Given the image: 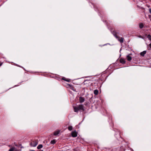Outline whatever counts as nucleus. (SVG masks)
<instances>
[{"instance_id":"obj_1","label":"nucleus","mask_w":151,"mask_h":151,"mask_svg":"<svg viewBox=\"0 0 151 151\" xmlns=\"http://www.w3.org/2000/svg\"><path fill=\"white\" fill-rule=\"evenodd\" d=\"M74 111L77 112L79 110L82 111H84V106L82 104L79 105L78 106L74 107Z\"/></svg>"},{"instance_id":"obj_2","label":"nucleus","mask_w":151,"mask_h":151,"mask_svg":"<svg viewBox=\"0 0 151 151\" xmlns=\"http://www.w3.org/2000/svg\"><path fill=\"white\" fill-rule=\"evenodd\" d=\"M117 33L115 31H114L113 32V34L114 36L116 37V38L117 39L118 41L120 42L121 43H122L124 42V39L123 37L120 38L119 37H118L117 35Z\"/></svg>"},{"instance_id":"obj_3","label":"nucleus","mask_w":151,"mask_h":151,"mask_svg":"<svg viewBox=\"0 0 151 151\" xmlns=\"http://www.w3.org/2000/svg\"><path fill=\"white\" fill-rule=\"evenodd\" d=\"M38 144V141L37 140H35L32 141L30 143V145L32 147H36Z\"/></svg>"},{"instance_id":"obj_4","label":"nucleus","mask_w":151,"mask_h":151,"mask_svg":"<svg viewBox=\"0 0 151 151\" xmlns=\"http://www.w3.org/2000/svg\"><path fill=\"white\" fill-rule=\"evenodd\" d=\"M71 135L73 137H76L77 136V133L76 131L72 132Z\"/></svg>"},{"instance_id":"obj_5","label":"nucleus","mask_w":151,"mask_h":151,"mask_svg":"<svg viewBox=\"0 0 151 151\" xmlns=\"http://www.w3.org/2000/svg\"><path fill=\"white\" fill-rule=\"evenodd\" d=\"M131 55H132V54H129L127 55V60L128 61H130L132 59V57L130 56Z\"/></svg>"},{"instance_id":"obj_6","label":"nucleus","mask_w":151,"mask_h":151,"mask_svg":"<svg viewBox=\"0 0 151 151\" xmlns=\"http://www.w3.org/2000/svg\"><path fill=\"white\" fill-rule=\"evenodd\" d=\"M119 61L120 63L122 64H125L126 63V61L124 59L121 58L120 59Z\"/></svg>"},{"instance_id":"obj_7","label":"nucleus","mask_w":151,"mask_h":151,"mask_svg":"<svg viewBox=\"0 0 151 151\" xmlns=\"http://www.w3.org/2000/svg\"><path fill=\"white\" fill-rule=\"evenodd\" d=\"M79 100L80 103H82L84 102L85 101L84 99L82 97H79Z\"/></svg>"},{"instance_id":"obj_8","label":"nucleus","mask_w":151,"mask_h":151,"mask_svg":"<svg viewBox=\"0 0 151 151\" xmlns=\"http://www.w3.org/2000/svg\"><path fill=\"white\" fill-rule=\"evenodd\" d=\"M69 88H70V89H71V90L73 91H76V89L74 88L72 86V85H70L69 84Z\"/></svg>"},{"instance_id":"obj_9","label":"nucleus","mask_w":151,"mask_h":151,"mask_svg":"<svg viewBox=\"0 0 151 151\" xmlns=\"http://www.w3.org/2000/svg\"><path fill=\"white\" fill-rule=\"evenodd\" d=\"M146 53V51H144L142 52H141L140 53V55L142 56H144V55Z\"/></svg>"},{"instance_id":"obj_10","label":"nucleus","mask_w":151,"mask_h":151,"mask_svg":"<svg viewBox=\"0 0 151 151\" xmlns=\"http://www.w3.org/2000/svg\"><path fill=\"white\" fill-rule=\"evenodd\" d=\"M62 79L68 82H69L70 81V80L68 79H66L65 77H63L62 78Z\"/></svg>"},{"instance_id":"obj_11","label":"nucleus","mask_w":151,"mask_h":151,"mask_svg":"<svg viewBox=\"0 0 151 151\" xmlns=\"http://www.w3.org/2000/svg\"><path fill=\"white\" fill-rule=\"evenodd\" d=\"M60 132V131L58 130L57 131H56L54 133V135H57Z\"/></svg>"},{"instance_id":"obj_12","label":"nucleus","mask_w":151,"mask_h":151,"mask_svg":"<svg viewBox=\"0 0 151 151\" xmlns=\"http://www.w3.org/2000/svg\"><path fill=\"white\" fill-rule=\"evenodd\" d=\"M43 147V145L42 144L39 145L37 147V148L38 149H40Z\"/></svg>"},{"instance_id":"obj_13","label":"nucleus","mask_w":151,"mask_h":151,"mask_svg":"<svg viewBox=\"0 0 151 151\" xmlns=\"http://www.w3.org/2000/svg\"><path fill=\"white\" fill-rule=\"evenodd\" d=\"M98 93H99V91L98 90H97V89L95 90L94 91V94H95L96 95H98Z\"/></svg>"},{"instance_id":"obj_14","label":"nucleus","mask_w":151,"mask_h":151,"mask_svg":"<svg viewBox=\"0 0 151 151\" xmlns=\"http://www.w3.org/2000/svg\"><path fill=\"white\" fill-rule=\"evenodd\" d=\"M144 27V25L143 23H141L139 24V27L140 29H142Z\"/></svg>"},{"instance_id":"obj_15","label":"nucleus","mask_w":151,"mask_h":151,"mask_svg":"<svg viewBox=\"0 0 151 151\" xmlns=\"http://www.w3.org/2000/svg\"><path fill=\"white\" fill-rule=\"evenodd\" d=\"M56 142V140L55 139H53L51 141L50 143L52 144H54Z\"/></svg>"},{"instance_id":"obj_16","label":"nucleus","mask_w":151,"mask_h":151,"mask_svg":"<svg viewBox=\"0 0 151 151\" xmlns=\"http://www.w3.org/2000/svg\"><path fill=\"white\" fill-rule=\"evenodd\" d=\"M68 129L70 131H71L72 130L73 127L72 126H69L68 127Z\"/></svg>"},{"instance_id":"obj_17","label":"nucleus","mask_w":151,"mask_h":151,"mask_svg":"<svg viewBox=\"0 0 151 151\" xmlns=\"http://www.w3.org/2000/svg\"><path fill=\"white\" fill-rule=\"evenodd\" d=\"M74 151H80V150L78 148H76L73 150Z\"/></svg>"},{"instance_id":"obj_18","label":"nucleus","mask_w":151,"mask_h":151,"mask_svg":"<svg viewBox=\"0 0 151 151\" xmlns=\"http://www.w3.org/2000/svg\"><path fill=\"white\" fill-rule=\"evenodd\" d=\"M147 37L149 39L151 40V36L150 35H147Z\"/></svg>"},{"instance_id":"obj_19","label":"nucleus","mask_w":151,"mask_h":151,"mask_svg":"<svg viewBox=\"0 0 151 151\" xmlns=\"http://www.w3.org/2000/svg\"><path fill=\"white\" fill-rule=\"evenodd\" d=\"M14 148L12 147L9 150V151H14Z\"/></svg>"},{"instance_id":"obj_20","label":"nucleus","mask_w":151,"mask_h":151,"mask_svg":"<svg viewBox=\"0 0 151 151\" xmlns=\"http://www.w3.org/2000/svg\"><path fill=\"white\" fill-rule=\"evenodd\" d=\"M149 17L150 19V20L151 21V15H149Z\"/></svg>"},{"instance_id":"obj_21","label":"nucleus","mask_w":151,"mask_h":151,"mask_svg":"<svg viewBox=\"0 0 151 151\" xmlns=\"http://www.w3.org/2000/svg\"><path fill=\"white\" fill-rule=\"evenodd\" d=\"M149 12L151 14V9H149Z\"/></svg>"},{"instance_id":"obj_22","label":"nucleus","mask_w":151,"mask_h":151,"mask_svg":"<svg viewBox=\"0 0 151 151\" xmlns=\"http://www.w3.org/2000/svg\"><path fill=\"white\" fill-rule=\"evenodd\" d=\"M2 64V63L1 62H0V66H1Z\"/></svg>"},{"instance_id":"obj_23","label":"nucleus","mask_w":151,"mask_h":151,"mask_svg":"<svg viewBox=\"0 0 151 151\" xmlns=\"http://www.w3.org/2000/svg\"><path fill=\"white\" fill-rule=\"evenodd\" d=\"M150 47L151 48V43L149 45Z\"/></svg>"},{"instance_id":"obj_24","label":"nucleus","mask_w":151,"mask_h":151,"mask_svg":"<svg viewBox=\"0 0 151 151\" xmlns=\"http://www.w3.org/2000/svg\"><path fill=\"white\" fill-rule=\"evenodd\" d=\"M88 104H86L85 106H88Z\"/></svg>"},{"instance_id":"obj_25","label":"nucleus","mask_w":151,"mask_h":151,"mask_svg":"<svg viewBox=\"0 0 151 151\" xmlns=\"http://www.w3.org/2000/svg\"><path fill=\"white\" fill-rule=\"evenodd\" d=\"M15 145L16 146H18V145L17 144H15Z\"/></svg>"},{"instance_id":"obj_26","label":"nucleus","mask_w":151,"mask_h":151,"mask_svg":"<svg viewBox=\"0 0 151 151\" xmlns=\"http://www.w3.org/2000/svg\"><path fill=\"white\" fill-rule=\"evenodd\" d=\"M85 81H88V80H87V79H86Z\"/></svg>"},{"instance_id":"obj_27","label":"nucleus","mask_w":151,"mask_h":151,"mask_svg":"<svg viewBox=\"0 0 151 151\" xmlns=\"http://www.w3.org/2000/svg\"><path fill=\"white\" fill-rule=\"evenodd\" d=\"M40 151H44L43 150H40Z\"/></svg>"},{"instance_id":"obj_28","label":"nucleus","mask_w":151,"mask_h":151,"mask_svg":"<svg viewBox=\"0 0 151 151\" xmlns=\"http://www.w3.org/2000/svg\"><path fill=\"white\" fill-rule=\"evenodd\" d=\"M30 151H35L34 150H30Z\"/></svg>"},{"instance_id":"obj_29","label":"nucleus","mask_w":151,"mask_h":151,"mask_svg":"<svg viewBox=\"0 0 151 151\" xmlns=\"http://www.w3.org/2000/svg\"><path fill=\"white\" fill-rule=\"evenodd\" d=\"M91 84H92V83H91Z\"/></svg>"}]
</instances>
